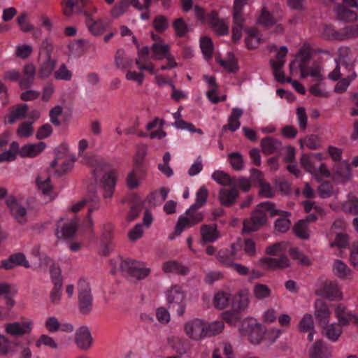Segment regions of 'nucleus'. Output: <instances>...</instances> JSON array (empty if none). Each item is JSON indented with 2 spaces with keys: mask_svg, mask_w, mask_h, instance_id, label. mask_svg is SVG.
Returning a JSON list of instances; mask_svg holds the SVG:
<instances>
[{
  "mask_svg": "<svg viewBox=\"0 0 358 358\" xmlns=\"http://www.w3.org/2000/svg\"><path fill=\"white\" fill-rule=\"evenodd\" d=\"M194 225L196 224L192 222V220L188 216L186 215H180L176 226L175 233L176 235H180L184 230L192 227Z\"/></svg>",
  "mask_w": 358,
  "mask_h": 358,
  "instance_id": "49",
  "label": "nucleus"
},
{
  "mask_svg": "<svg viewBox=\"0 0 358 358\" xmlns=\"http://www.w3.org/2000/svg\"><path fill=\"white\" fill-rule=\"evenodd\" d=\"M314 315L319 326H324L329 323L331 311L328 304L323 300L316 299L314 304Z\"/></svg>",
  "mask_w": 358,
  "mask_h": 358,
  "instance_id": "14",
  "label": "nucleus"
},
{
  "mask_svg": "<svg viewBox=\"0 0 358 358\" xmlns=\"http://www.w3.org/2000/svg\"><path fill=\"white\" fill-rule=\"evenodd\" d=\"M23 78L20 80V85L22 88H29L32 85L35 78V66L31 63L25 64L23 68Z\"/></svg>",
  "mask_w": 358,
  "mask_h": 358,
  "instance_id": "29",
  "label": "nucleus"
},
{
  "mask_svg": "<svg viewBox=\"0 0 358 358\" xmlns=\"http://www.w3.org/2000/svg\"><path fill=\"white\" fill-rule=\"evenodd\" d=\"M91 163L94 168L92 172L96 180H98V178L103 173L99 181L102 196L105 199H110L115 188L117 171L115 170L108 171L110 164L102 159L94 158Z\"/></svg>",
  "mask_w": 358,
  "mask_h": 358,
  "instance_id": "1",
  "label": "nucleus"
},
{
  "mask_svg": "<svg viewBox=\"0 0 358 358\" xmlns=\"http://www.w3.org/2000/svg\"><path fill=\"white\" fill-rule=\"evenodd\" d=\"M300 164L301 166L310 173L315 172V161L311 155L304 154L300 159Z\"/></svg>",
  "mask_w": 358,
  "mask_h": 358,
  "instance_id": "54",
  "label": "nucleus"
},
{
  "mask_svg": "<svg viewBox=\"0 0 358 358\" xmlns=\"http://www.w3.org/2000/svg\"><path fill=\"white\" fill-rule=\"evenodd\" d=\"M28 111V106L22 104L14 108L8 115V121L10 124H13L19 119L24 118Z\"/></svg>",
  "mask_w": 358,
  "mask_h": 358,
  "instance_id": "44",
  "label": "nucleus"
},
{
  "mask_svg": "<svg viewBox=\"0 0 358 358\" xmlns=\"http://www.w3.org/2000/svg\"><path fill=\"white\" fill-rule=\"evenodd\" d=\"M78 308L82 314H88L92 310L93 296L90 283L84 279L78 282Z\"/></svg>",
  "mask_w": 358,
  "mask_h": 358,
  "instance_id": "5",
  "label": "nucleus"
},
{
  "mask_svg": "<svg viewBox=\"0 0 358 358\" xmlns=\"http://www.w3.org/2000/svg\"><path fill=\"white\" fill-rule=\"evenodd\" d=\"M280 211L281 213L278 215H280L282 217L276 220L275 222V229L279 232L285 233L289 229L291 225V222L287 218L290 213L287 211Z\"/></svg>",
  "mask_w": 358,
  "mask_h": 358,
  "instance_id": "38",
  "label": "nucleus"
},
{
  "mask_svg": "<svg viewBox=\"0 0 358 358\" xmlns=\"http://www.w3.org/2000/svg\"><path fill=\"white\" fill-rule=\"evenodd\" d=\"M231 300V294L228 292H220L214 296V305L218 309H224L228 305Z\"/></svg>",
  "mask_w": 358,
  "mask_h": 358,
  "instance_id": "47",
  "label": "nucleus"
},
{
  "mask_svg": "<svg viewBox=\"0 0 358 358\" xmlns=\"http://www.w3.org/2000/svg\"><path fill=\"white\" fill-rule=\"evenodd\" d=\"M331 351L322 340H318L309 349V358H329Z\"/></svg>",
  "mask_w": 358,
  "mask_h": 358,
  "instance_id": "20",
  "label": "nucleus"
},
{
  "mask_svg": "<svg viewBox=\"0 0 358 358\" xmlns=\"http://www.w3.org/2000/svg\"><path fill=\"white\" fill-rule=\"evenodd\" d=\"M259 195L262 198H273L275 191L271 185L266 182H261L259 184Z\"/></svg>",
  "mask_w": 358,
  "mask_h": 358,
  "instance_id": "63",
  "label": "nucleus"
},
{
  "mask_svg": "<svg viewBox=\"0 0 358 358\" xmlns=\"http://www.w3.org/2000/svg\"><path fill=\"white\" fill-rule=\"evenodd\" d=\"M334 12L338 20L345 23L353 22L357 19V15L355 11L341 4L337 5L334 8Z\"/></svg>",
  "mask_w": 358,
  "mask_h": 358,
  "instance_id": "21",
  "label": "nucleus"
},
{
  "mask_svg": "<svg viewBox=\"0 0 358 358\" xmlns=\"http://www.w3.org/2000/svg\"><path fill=\"white\" fill-rule=\"evenodd\" d=\"M75 343L83 350H89L93 343V338L90 329L86 326L80 327L75 334Z\"/></svg>",
  "mask_w": 358,
  "mask_h": 358,
  "instance_id": "15",
  "label": "nucleus"
},
{
  "mask_svg": "<svg viewBox=\"0 0 358 358\" xmlns=\"http://www.w3.org/2000/svg\"><path fill=\"white\" fill-rule=\"evenodd\" d=\"M342 209L346 213L358 215V199L355 198L345 201L342 206Z\"/></svg>",
  "mask_w": 358,
  "mask_h": 358,
  "instance_id": "61",
  "label": "nucleus"
},
{
  "mask_svg": "<svg viewBox=\"0 0 358 358\" xmlns=\"http://www.w3.org/2000/svg\"><path fill=\"white\" fill-rule=\"evenodd\" d=\"M163 270L166 273H174L182 275H187L189 271L187 266L180 264L176 261L165 262L163 265Z\"/></svg>",
  "mask_w": 358,
  "mask_h": 358,
  "instance_id": "33",
  "label": "nucleus"
},
{
  "mask_svg": "<svg viewBox=\"0 0 358 358\" xmlns=\"http://www.w3.org/2000/svg\"><path fill=\"white\" fill-rule=\"evenodd\" d=\"M320 327L322 328V334L333 342L337 341L343 332V327L338 322L328 323L326 325Z\"/></svg>",
  "mask_w": 358,
  "mask_h": 358,
  "instance_id": "25",
  "label": "nucleus"
},
{
  "mask_svg": "<svg viewBox=\"0 0 358 358\" xmlns=\"http://www.w3.org/2000/svg\"><path fill=\"white\" fill-rule=\"evenodd\" d=\"M86 17V24L89 31L94 36L103 34L107 29L108 23L101 19L94 20L91 13L88 11L84 12Z\"/></svg>",
  "mask_w": 358,
  "mask_h": 358,
  "instance_id": "19",
  "label": "nucleus"
},
{
  "mask_svg": "<svg viewBox=\"0 0 358 358\" xmlns=\"http://www.w3.org/2000/svg\"><path fill=\"white\" fill-rule=\"evenodd\" d=\"M150 49L155 55L154 59H162L168 56L169 46V45L157 42L152 44Z\"/></svg>",
  "mask_w": 358,
  "mask_h": 358,
  "instance_id": "42",
  "label": "nucleus"
},
{
  "mask_svg": "<svg viewBox=\"0 0 358 358\" xmlns=\"http://www.w3.org/2000/svg\"><path fill=\"white\" fill-rule=\"evenodd\" d=\"M338 41H345L349 38L358 37V24L352 26H347L339 30V32H334Z\"/></svg>",
  "mask_w": 358,
  "mask_h": 358,
  "instance_id": "34",
  "label": "nucleus"
},
{
  "mask_svg": "<svg viewBox=\"0 0 358 358\" xmlns=\"http://www.w3.org/2000/svg\"><path fill=\"white\" fill-rule=\"evenodd\" d=\"M253 293L257 299L262 300L270 296L271 290L266 285L257 283L254 285Z\"/></svg>",
  "mask_w": 358,
  "mask_h": 358,
  "instance_id": "50",
  "label": "nucleus"
},
{
  "mask_svg": "<svg viewBox=\"0 0 358 358\" xmlns=\"http://www.w3.org/2000/svg\"><path fill=\"white\" fill-rule=\"evenodd\" d=\"M205 338L215 336L222 332L224 324L222 321H215L210 324L206 322Z\"/></svg>",
  "mask_w": 358,
  "mask_h": 358,
  "instance_id": "39",
  "label": "nucleus"
},
{
  "mask_svg": "<svg viewBox=\"0 0 358 358\" xmlns=\"http://www.w3.org/2000/svg\"><path fill=\"white\" fill-rule=\"evenodd\" d=\"M213 180L220 185L232 187L234 177H231L223 171H215L211 176Z\"/></svg>",
  "mask_w": 358,
  "mask_h": 358,
  "instance_id": "37",
  "label": "nucleus"
},
{
  "mask_svg": "<svg viewBox=\"0 0 358 358\" xmlns=\"http://www.w3.org/2000/svg\"><path fill=\"white\" fill-rule=\"evenodd\" d=\"M333 272L339 278L348 279L351 278V268L343 261L336 259L333 264Z\"/></svg>",
  "mask_w": 358,
  "mask_h": 358,
  "instance_id": "32",
  "label": "nucleus"
},
{
  "mask_svg": "<svg viewBox=\"0 0 358 358\" xmlns=\"http://www.w3.org/2000/svg\"><path fill=\"white\" fill-rule=\"evenodd\" d=\"M36 185L38 189L45 195L48 194L52 189L50 177L43 178L42 176H38L36 178Z\"/></svg>",
  "mask_w": 358,
  "mask_h": 358,
  "instance_id": "56",
  "label": "nucleus"
},
{
  "mask_svg": "<svg viewBox=\"0 0 358 358\" xmlns=\"http://www.w3.org/2000/svg\"><path fill=\"white\" fill-rule=\"evenodd\" d=\"M239 197V191L232 187L221 188L218 193V199L220 204L225 207L233 206Z\"/></svg>",
  "mask_w": 358,
  "mask_h": 358,
  "instance_id": "17",
  "label": "nucleus"
},
{
  "mask_svg": "<svg viewBox=\"0 0 358 358\" xmlns=\"http://www.w3.org/2000/svg\"><path fill=\"white\" fill-rule=\"evenodd\" d=\"M201 241L203 243H213L220 236L217 227L214 224H203L200 229Z\"/></svg>",
  "mask_w": 358,
  "mask_h": 358,
  "instance_id": "27",
  "label": "nucleus"
},
{
  "mask_svg": "<svg viewBox=\"0 0 358 358\" xmlns=\"http://www.w3.org/2000/svg\"><path fill=\"white\" fill-rule=\"evenodd\" d=\"M208 196V189L205 186H201L196 192L195 203L192 206L193 208L196 207L197 208L203 207L207 201Z\"/></svg>",
  "mask_w": 358,
  "mask_h": 358,
  "instance_id": "51",
  "label": "nucleus"
},
{
  "mask_svg": "<svg viewBox=\"0 0 358 358\" xmlns=\"http://www.w3.org/2000/svg\"><path fill=\"white\" fill-rule=\"evenodd\" d=\"M232 187L237 188L238 190L248 192L251 188V182L247 178H234Z\"/></svg>",
  "mask_w": 358,
  "mask_h": 358,
  "instance_id": "58",
  "label": "nucleus"
},
{
  "mask_svg": "<svg viewBox=\"0 0 358 358\" xmlns=\"http://www.w3.org/2000/svg\"><path fill=\"white\" fill-rule=\"evenodd\" d=\"M288 50L286 46H281L278 50L274 59L270 60L271 68L275 79L280 83L285 80L284 73L282 71L285 60V57L287 54Z\"/></svg>",
  "mask_w": 358,
  "mask_h": 358,
  "instance_id": "11",
  "label": "nucleus"
},
{
  "mask_svg": "<svg viewBox=\"0 0 358 358\" xmlns=\"http://www.w3.org/2000/svg\"><path fill=\"white\" fill-rule=\"evenodd\" d=\"M168 307L170 310L176 311L181 316L185 311V294L181 287L177 285L173 286L166 292Z\"/></svg>",
  "mask_w": 358,
  "mask_h": 358,
  "instance_id": "6",
  "label": "nucleus"
},
{
  "mask_svg": "<svg viewBox=\"0 0 358 358\" xmlns=\"http://www.w3.org/2000/svg\"><path fill=\"white\" fill-rule=\"evenodd\" d=\"M200 47L206 57H210L212 56L213 45L212 40L209 37L203 36L201 38Z\"/></svg>",
  "mask_w": 358,
  "mask_h": 358,
  "instance_id": "60",
  "label": "nucleus"
},
{
  "mask_svg": "<svg viewBox=\"0 0 358 358\" xmlns=\"http://www.w3.org/2000/svg\"><path fill=\"white\" fill-rule=\"evenodd\" d=\"M217 62L230 73H234L238 69L237 62L231 52L227 54L225 59H217Z\"/></svg>",
  "mask_w": 358,
  "mask_h": 358,
  "instance_id": "41",
  "label": "nucleus"
},
{
  "mask_svg": "<svg viewBox=\"0 0 358 358\" xmlns=\"http://www.w3.org/2000/svg\"><path fill=\"white\" fill-rule=\"evenodd\" d=\"M250 303L249 292L248 290H241L238 294L237 304L234 305L238 311H243L248 308Z\"/></svg>",
  "mask_w": 358,
  "mask_h": 358,
  "instance_id": "46",
  "label": "nucleus"
},
{
  "mask_svg": "<svg viewBox=\"0 0 358 358\" xmlns=\"http://www.w3.org/2000/svg\"><path fill=\"white\" fill-rule=\"evenodd\" d=\"M316 294L329 301L343 299L341 288L336 281L325 280L321 287L317 289Z\"/></svg>",
  "mask_w": 358,
  "mask_h": 358,
  "instance_id": "8",
  "label": "nucleus"
},
{
  "mask_svg": "<svg viewBox=\"0 0 358 358\" xmlns=\"http://www.w3.org/2000/svg\"><path fill=\"white\" fill-rule=\"evenodd\" d=\"M198 209L199 208L196 207L193 208V206H191L185 213L187 216L189 217V219L192 220V222L195 224H197L199 222H201L204 217L203 212L198 211Z\"/></svg>",
  "mask_w": 358,
  "mask_h": 358,
  "instance_id": "57",
  "label": "nucleus"
},
{
  "mask_svg": "<svg viewBox=\"0 0 358 358\" xmlns=\"http://www.w3.org/2000/svg\"><path fill=\"white\" fill-rule=\"evenodd\" d=\"M15 266H23L25 268L30 267L29 262L22 253L13 254L10 256L8 259L2 262V267L7 270L12 269Z\"/></svg>",
  "mask_w": 358,
  "mask_h": 358,
  "instance_id": "22",
  "label": "nucleus"
},
{
  "mask_svg": "<svg viewBox=\"0 0 358 358\" xmlns=\"http://www.w3.org/2000/svg\"><path fill=\"white\" fill-rule=\"evenodd\" d=\"M243 336H247L252 344H259L262 341L266 329L260 324L256 322L243 323L240 329Z\"/></svg>",
  "mask_w": 358,
  "mask_h": 358,
  "instance_id": "7",
  "label": "nucleus"
},
{
  "mask_svg": "<svg viewBox=\"0 0 358 358\" xmlns=\"http://www.w3.org/2000/svg\"><path fill=\"white\" fill-rule=\"evenodd\" d=\"M335 239L329 243L331 248H346L349 245L348 236L342 231H334Z\"/></svg>",
  "mask_w": 358,
  "mask_h": 358,
  "instance_id": "43",
  "label": "nucleus"
},
{
  "mask_svg": "<svg viewBox=\"0 0 358 358\" xmlns=\"http://www.w3.org/2000/svg\"><path fill=\"white\" fill-rule=\"evenodd\" d=\"M356 73L352 71V73L347 76L345 78L338 80L335 85L334 92L336 93H343L345 92L350 85V83L357 78Z\"/></svg>",
  "mask_w": 358,
  "mask_h": 358,
  "instance_id": "45",
  "label": "nucleus"
},
{
  "mask_svg": "<svg viewBox=\"0 0 358 358\" xmlns=\"http://www.w3.org/2000/svg\"><path fill=\"white\" fill-rule=\"evenodd\" d=\"M230 164L234 169L240 171L244 167L243 156L240 152H231L229 155Z\"/></svg>",
  "mask_w": 358,
  "mask_h": 358,
  "instance_id": "55",
  "label": "nucleus"
},
{
  "mask_svg": "<svg viewBox=\"0 0 358 358\" xmlns=\"http://www.w3.org/2000/svg\"><path fill=\"white\" fill-rule=\"evenodd\" d=\"M6 203L10 209L12 216L19 224H24L27 223V209L15 197L13 196L7 197Z\"/></svg>",
  "mask_w": 358,
  "mask_h": 358,
  "instance_id": "12",
  "label": "nucleus"
},
{
  "mask_svg": "<svg viewBox=\"0 0 358 358\" xmlns=\"http://www.w3.org/2000/svg\"><path fill=\"white\" fill-rule=\"evenodd\" d=\"M194 10L196 18L202 24L210 25L217 35L224 36L229 34V26L224 19L219 18L216 11L211 10L206 13L201 7L198 6H194Z\"/></svg>",
  "mask_w": 358,
  "mask_h": 358,
  "instance_id": "4",
  "label": "nucleus"
},
{
  "mask_svg": "<svg viewBox=\"0 0 358 358\" xmlns=\"http://www.w3.org/2000/svg\"><path fill=\"white\" fill-rule=\"evenodd\" d=\"M243 110L238 108H232L231 113L228 118V123L223 126L222 131L227 129L234 132L236 131L241 126L239 118L243 115Z\"/></svg>",
  "mask_w": 358,
  "mask_h": 358,
  "instance_id": "31",
  "label": "nucleus"
},
{
  "mask_svg": "<svg viewBox=\"0 0 358 358\" xmlns=\"http://www.w3.org/2000/svg\"><path fill=\"white\" fill-rule=\"evenodd\" d=\"M260 265L267 269H284L290 266L287 256L283 255L280 258L264 257L259 260Z\"/></svg>",
  "mask_w": 358,
  "mask_h": 358,
  "instance_id": "18",
  "label": "nucleus"
},
{
  "mask_svg": "<svg viewBox=\"0 0 358 358\" xmlns=\"http://www.w3.org/2000/svg\"><path fill=\"white\" fill-rule=\"evenodd\" d=\"M46 145L44 142L34 144H27L20 150V155L22 157H35L41 153Z\"/></svg>",
  "mask_w": 358,
  "mask_h": 358,
  "instance_id": "23",
  "label": "nucleus"
},
{
  "mask_svg": "<svg viewBox=\"0 0 358 358\" xmlns=\"http://www.w3.org/2000/svg\"><path fill=\"white\" fill-rule=\"evenodd\" d=\"M41 64L38 71V76L41 79H45L50 76L52 71L55 68L57 62L52 59L51 57H43L39 59Z\"/></svg>",
  "mask_w": 358,
  "mask_h": 358,
  "instance_id": "30",
  "label": "nucleus"
},
{
  "mask_svg": "<svg viewBox=\"0 0 358 358\" xmlns=\"http://www.w3.org/2000/svg\"><path fill=\"white\" fill-rule=\"evenodd\" d=\"M298 327L303 333L313 331L315 328L313 316L310 314L304 315L299 322Z\"/></svg>",
  "mask_w": 358,
  "mask_h": 358,
  "instance_id": "52",
  "label": "nucleus"
},
{
  "mask_svg": "<svg viewBox=\"0 0 358 358\" xmlns=\"http://www.w3.org/2000/svg\"><path fill=\"white\" fill-rule=\"evenodd\" d=\"M206 321L199 318L192 319L184 326L186 334L192 339L199 341L205 338Z\"/></svg>",
  "mask_w": 358,
  "mask_h": 358,
  "instance_id": "9",
  "label": "nucleus"
},
{
  "mask_svg": "<svg viewBox=\"0 0 358 358\" xmlns=\"http://www.w3.org/2000/svg\"><path fill=\"white\" fill-rule=\"evenodd\" d=\"M248 34L245 38V43L248 48H256L261 42V34L257 28H250L247 31Z\"/></svg>",
  "mask_w": 358,
  "mask_h": 358,
  "instance_id": "36",
  "label": "nucleus"
},
{
  "mask_svg": "<svg viewBox=\"0 0 358 358\" xmlns=\"http://www.w3.org/2000/svg\"><path fill=\"white\" fill-rule=\"evenodd\" d=\"M259 23L262 26L269 28L276 24V19L273 15L267 10L265 8H263L262 13L258 19Z\"/></svg>",
  "mask_w": 358,
  "mask_h": 358,
  "instance_id": "48",
  "label": "nucleus"
},
{
  "mask_svg": "<svg viewBox=\"0 0 358 358\" xmlns=\"http://www.w3.org/2000/svg\"><path fill=\"white\" fill-rule=\"evenodd\" d=\"M280 213V210L276 209L273 202L265 201L258 204L252 212L250 217L243 220V232L257 231L266 224L267 213L271 217H274Z\"/></svg>",
  "mask_w": 358,
  "mask_h": 358,
  "instance_id": "2",
  "label": "nucleus"
},
{
  "mask_svg": "<svg viewBox=\"0 0 358 358\" xmlns=\"http://www.w3.org/2000/svg\"><path fill=\"white\" fill-rule=\"evenodd\" d=\"M60 221H58L57 227L55 229L56 236L61 239H68L72 238L78 227V219L75 217L69 222L65 223L63 225H59Z\"/></svg>",
  "mask_w": 358,
  "mask_h": 358,
  "instance_id": "16",
  "label": "nucleus"
},
{
  "mask_svg": "<svg viewBox=\"0 0 358 358\" xmlns=\"http://www.w3.org/2000/svg\"><path fill=\"white\" fill-rule=\"evenodd\" d=\"M33 322L28 319H23L20 322L8 323L5 327L6 332L13 336H22L31 333Z\"/></svg>",
  "mask_w": 358,
  "mask_h": 358,
  "instance_id": "13",
  "label": "nucleus"
},
{
  "mask_svg": "<svg viewBox=\"0 0 358 358\" xmlns=\"http://www.w3.org/2000/svg\"><path fill=\"white\" fill-rule=\"evenodd\" d=\"M54 76L57 80H70L72 78V73L67 69L65 64H62L55 72Z\"/></svg>",
  "mask_w": 358,
  "mask_h": 358,
  "instance_id": "64",
  "label": "nucleus"
},
{
  "mask_svg": "<svg viewBox=\"0 0 358 358\" xmlns=\"http://www.w3.org/2000/svg\"><path fill=\"white\" fill-rule=\"evenodd\" d=\"M132 59L127 57L125 51L123 49H118L115 55V64L117 69H124L131 68L132 66Z\"/></svg>",
  "mask_w": 358,
  "mask_h": 358,
  "instance_id": "35",
  "label": "nucleus"
},
{
  "mask_svg": "<svg viewBox=\"0 0 358 358\" xmlns=\"http://www.w3.org/2000/svg\"><path fill=\"white\" fill-rule=\"evenodd\" d=\"M236 246L235 244H232L230 250L219 251L216 257L220 263L225 266L231 267L234 264V260L236 259Z\"/></svg>",
  "mask_w": 358,
  "mask_h": 358,
  "instance_id": "24",
  "label": "nucleus"
},
{
  "mask_svg": "<svg viewBox=\"0 0 358 358\" xmlns=\"http://www.w3.org/2000/svg\"><path fill=\"white\" fill-rule=\"evenodd\" d=\"M281 146V142L271 136H267L261 141L262 150L265 155H271L279 151Z\"/></svg>",
  "mask_w": 358,
  "mask_h": 358,
  "instance_id": "28",
  "label": "nucleus"
},
{
  "mask_svg": "<svg viewBox=\"0 0 358 358\" xmlns=\"http://www.w3.org/2000/svg\"><path fill=\"white\" fill-rule=\"evenodd\" d=\"M334 314L338 323L342 327H346L351 323L358 326V315L349 310L344 304L335 305Z\"/></svg>",
  "mask_w": 358,
  "mask_h": 358,
  "instance_id": "10",
  "label": "nucleus"
},
{
  "mask_svg": "<svg viewBox=\"0 0 358 358\" xmlns=\"http://www.w3.org/2000/svg\"><path fill=\"white\" fill-rule=\"evenodd\" d=\"M301 147L306 146L310 150H316L320 146V141L316 135H309L303 139H299Z\"/></svg>",
  "mask_w": 358,
  "mask_h": 358,
  "instance_id": "53",
  "label": "nucleus"
},
{
  "mask_svg": "<svg viewBox=\"0 0 358 358\" xmlns=\"http://www.w3.org/2000/svg\"><path fill=\"white\" fill-rule=\"evenodd\" d=\"M296 236L301 239H308L310 237V229L307 221L299 220L293 229Z\"/></svg>",
  "mask_w": 358,
  "mask_h": 358,
  "instance_id": "40",
  "label": "nucleus"
},
{
  "mask_svg": "<svg viewBox=\"0 0 358 358\" xmlns=\"http://www.w3.org/2000/svg\"><path fill=\"white\" fill-rule=\"evenodd\" d=\"M110 265L113 267L110 271L112 274L120 271L123 275H129L137 280L145 278L150 273V269L146 268L144 263L136 262L131 259H123L119 257L117 259H112L110 260Z\"/></svg>",
  "mask_w": 358,
  "mask_h": 358,
  "instance_id": "3",
  "label": "nucleus"
},
{
  "mask_svg": "<svg viewBox=\"0 0 358 358\" xmlns=\"http://www.w3.org/2000/svg\"><path fill=\"white\" fill-rule=\"evenodd\" d=\"M338 58L343 65L352 71L356 58L349 47L342 46L338 50Z\"/></svg>",
  "mask_w": 358,
  "mask_h": 358,
  "instance_id": "26",
  "label": "nucleus"
},
{
  "mask_svg": "<svg viewBox=\"0 0 358 358\" xmlns=\"http://www.w3.org/2000/svg\"><path fill=\"white\" fill-rule=\"evenodd\" d=\"M62 282L56 281L54 287L50 294V301L53 304H58L62 296Z\"/></svg>",
  "mask_w": 358,
  "mask_h": 358,
  "instance_id": "59",
  "label": "nucleus"
},
{
  "mask_svg": "<svg viewBox=\"0 0 358 358\" xmlns=\"http://www.w3.org/2000/svg\"><path fill=\"white\" fill-rule=\"evenodd\" d=\"M173 28L178 37H183L189 31L187 24L182 18H178L173 22Z\"/></svg>",
  "mask_w": 358,
  "mask_h": 358,
  "instance_id": "62",
  "label": "nucleus"
}]
</instances>
